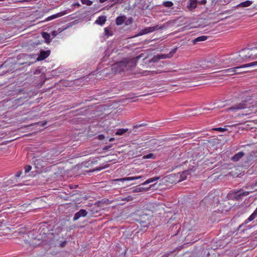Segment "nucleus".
Segmentation results:
<instances>
[{"label":"nucleus","instance_id":"f257e3e1","mask_svg":"<svg viewBox=\"0 0 257 257\" xmlns=\"http://www.w3.org/2000/svg\"><path fill=\"white\" fill-rule=\"evenodd\" d=\"M136 65V62L135 59H123L112 66L111 69V73L121 74L132 70Z\"/></svg>","mask_w":257,"mask_h":257},{"label":"nucleus","instance_id":"f03ea898","mask_svg":"<svg viewBox=\"0 0 257 257\" xmlns=\"http://www.w3.org/2000/svg\"><path fill=\"white\" fill-rule=\"evenodd\" d=\"M241 101L228 108L227 110L236 111L248 107V105L253 104V101L249 93L247 91L240 92L239 95Z\"/></svg>","mask_w":257,"mask_h":257},{"label":"nucleus","instance_id":"7ed1b4c3","mask_svg":"<svg viewBox=\"0 0 257 257\" xmlns=\"http://www.w3.org/2000/svg\"><path fill=\"white\" fill-rule=\"evenodd\" d=\"M257 65V61L253 62L251 63L245 64L239 66L235 67L234 68H231L227 69H224L220 71V72L222 73L223 76H230L236 74H240L242 73L247 72V71H238L242 68H245L250 66H253Z\"/></svg>","mask_w":257,"mask_h":257},{"label":"nucleus","instance_id":"20e7f679","mask_svg":"<svg viewBox=\"0 0 257 257\" xmlns=\"http://www.w3.org/2000/svg\"><path fill=\"white\" fill-rule=\"evenodd\" d=\"M241 59L245 60L252 58L253 59L257 58V46L250 49H244L240 52L239 55Z\"/></svg>","mask_w":257,"mask_h":257},{"label":"nucleus","instance_id":"39448f33","mask_svg":"<svg viewBox=\"0 0 257 257\" xmlns=\"http://www.w3.org/2000/svg\"><path fill=\"white\" fill-rule=\"evenodd\" d=\"M163 26H159V25H156L154 27H147L142 30H141L138 34L136 35V37L142 36L143 35L147 34L148 33H150L154 32L156 30H160L163 29Z\"/></svg>","mask_w":257,"mask_h":257},{"label":"nucleus","instance_id":"423d86ee","mask_svg":"<svg viewBox=\"0 0 257 257\" xmlns=\"http://www.w3.org/2000/svg\"><path fill=\"white\" fill-rule=\"evenodd\" d=\"M88 214L87 211L85 209H80L79 211L75 213L73 220L74 221L77 220L81 217H86Z\"/></svg>","mask_w":257,"mask_h":257},{"label":"nucleus","instance_id":"0eeeda50","mask_svg":"<svg viewBox=\"0 0 257 257\" xmlns=\"http://www.w3.org/2000/svg\"><path fill=\"white\" fill-rule=\"evenodd\" d=\"M50 54V51L47 50V51H44L41 50L40 52V54L37 58V60L38 61H42L47 58Z\"/></svg>","mask_w":257,"mask_h":257},{"label":"nucleus","instance_id":"6e6552de","mask_svg":"<svg viewBox=\"0 0 257 257\" xmlns=\"http://www.w3.org/2000/svg\"><path fill=\"white\" fill-rule=\"evenodd\" d=\"M67 14V11H63L58 13L56 14L52 15L50 17H48V18H46V21H49L52 20L53 19H55L56 18L62 17Z\"/></svg>","mask_w":257,"mask_h":257},{"label":"nucleus","instance_id":"1a4fd4ad","mask_svg":"<svg viewBox=\"0 0 257 257\" xmlns=\"http://www.w3.org/2000/svg\"><path fill=\"white\" fill-rule=\"evenodd\" d=\"M141 178H142L141 176H135V177H124V178H121L114 179L113 180V181H114V182H117V181L123 182L125 181H132V180L139 179Z\"/></svg>","mask_w":257,"mask_h":257},{"label":"nucleus","instance_id":"9d476101","mask_svg":"<svg viewBox=\"0 0 257 257\" xmlns=\"http://www.w3.org/2000/svg\"><path fill=\"white\" fill-rule=\"evenodd\" d=\"M245 153L243 152H239L237 154H235L231 158V160L233 162H238L244 156Z\"/></svg>","mask_w":257,"mask_h":257},{"label":"nucleus","instance_id":"9b49d317","mask_svg":"<svg viewBox=\"0 0 257 257\" xmlns=\"http://www.w3.org/2000/svg\"><path fill=\"white\" fill-rule=\"evenodd\" d=\"M197 6V0H189L187 3V7L189 10L195 9Z\"/></svg>","mask_w":257,"mask_h":257},{"label":"nucleus","instance_id":"f8f14e48","mask_svg":"<svg viewBox=\"0 0 257 257\" xmlns=\"http://www.w3.org/2000/svg\"><path fill=\"white\" fill-rule=\"evenodd\" d=\"M106 21V17L105 16H99L95 23L99 25H103Z\"/></svg>","mask_w":257,"mask_h":257},{"label":"nucleus","instance_id":"ddd939ff","mask_svg":"<svg viewBox=\"0 0 257 257\" xmlns=\"http://www.w3.org/2000/svg\"><path fill=\"white\" fill-rule=\"evenodd\" d=\"M166 59L165 56L164 54L157 55L156 56H154L150 60V63L151 62H157L160 59Z\"/></svg>","mask_w":257,"mask_h":257},{"label":"nucleus","instance_id":"4468645a","mask_svg":"<svg viewBox=\"0 0 257 257\" xmlns=\"http://www.w3.org/2000/svg\"><path fill=\"white\" fill-rule=\"evenodd\" d=\"M257 217V207L254 212L249 216V217L244 221L245 224H247L249 221L253 220Z\"/></svg>","mask_w":257,"mask_h":257},{"label":"nucleus","instance_id":"2eb2a0df","mask_svg":"<svg viewBox=\"0 0 257 257\" xmlns=\"http://www.w3.org/2000/svg\"><path fill=\"white\" fill-rule=\"evenodd\" d=\"M207 36H201L198 37L196 39H194L192 41V42H193V44H196L199 42H202V41H205L206 40H207Z\"/></svg>","mask_w":257,"mask_h":257},{"label":"nucleus","instance_id":"dca6fc26","mask_svg":"<svg viewBox=\"0 0 257 257\" xmlns=\"http://www.w3.org/2000/svg\"><path fill=\"white\" fill-rule=\"evenodd\" d=\"M111 202V201L109 200L108 199H102L101 200L97 201L96 204H97V205L98 206L102 207V205H103V204L108 205V204H110Z\"/></svg>","mask_w":257,"mask_h":257},{"label":"nucleus","instance_id":"f3484780","mask_svg":"<svg viewBox=\"0 0 257 257\" xmlns=\"http://www.w3.org/2000/svg\"><path fill=\"white\" fill-rule=\"evenodd\" d=\"M252 3V1H246L243 2H242L236 6V8L239 7H247L250 6Z\"/></svg>","mask_w":257,"mask_h":257},{"label":"nucleus","instance_id":"a211bd4d","mask_svg":"<svg viewBox=\"0 0 257 257\" xmlns=\"http://www.w3.org/2000/svg\"><path fill=\"white\" fill-rule=\"evenodd\" d=\"M126 17L125 16H119L116 19V24L117 25H122L125 21Z\"/></svg>","mask_w":257,"mask_h":257},{"label":"nucleus","instance_id":"6ab92c4d","mask_svg":"<svg viewBox=\"0 0 257 257\" xmlns=\"http://www.w3.org/2000/svg\"><path fill=\"white\" fill-rule=\"evenodd\" d=\"M42 36L43 38L45 39L46 43H49L50 42L51 39L50 34L47 32H42Z\"/></svg>","mask_w":257,"mask_h":257},{"label":"nucleus","instance_id":"aec40b11","mask_svg":"<svg viewBox=\"0 0 257 257\" xmlns=\"http://www.w3.org/2000/svg\"><path fill=\"white\" fill-rule=\"evenodd\" d=\"M160 178V177H155L151 178H149L148 180H147L145 182H144L143 183H142V185H146L152 182H154L155 181H157Z\"/></svg>","mask_w":257,"mask_h":257},{"label":"nucleus","instance_id":"412c9836","mask_svg":"<svg viewBox=\"0 0 257 257\" xmlns=\"http://www.w3.org/2000/svg\"><path fill=\"white\" fill-rule=\"evenodd\" d=\"M128 131L127 128H119L115 133V135L121 136Z\"/></svg>","mask_w":257,"mask_h":257},{"label":"nucleus","instance_id":"4be33fe9","mask_svg":"<svg viewBox=\"0 0 257 257\" xmlns=\"http://www.w3.org/2000/svg\"><path fill=\"white\" fill-rule=\"evenodd\" d=\"M177 50V48L176 47V48H174V49H173L172 51H171L169 54H164L166 58H171L173 56V55L176 52Z\"/></svg>","mask_w":257,"mask_h":257},{"label":"nucleus","instance_id":"5701e85b","mask_svg":"<svg viewBox=\"0 0 257 257\" xmlns=\"http://www.w3.org/2000/svg\"><path fill=\"white\" fill-rule=\"evenodd\" d=\"M241 190L235 192L233 195V198L236 200H239L241 198L242 196L240 193Z\"/></svg>","mask_w":257,"mask_h":257},{"label":"nucleus","instance_id":"b1692460","mask_svg":"<svg viewBox=\"0 0 257 257\" xmlns=\"http://www.w3.org/2000/svg\"><path fill=\"white\" fill-rule=\"evenodd\" d=\"M104 35L107 37L112 35V32L107 28L104 29Z\"/></svg>","mask_w":257,"mask_h":257},{"label":"nucleus","instance_id":"393cba45","mask_svg":"<svg viewBox=\"0 0 257 257\" xmlns=\"http://www.w3.org/2000/svg\"><path fill=\"white\" fill-rule=\"evenodd\" d=\"M155 155L153 153H150L148 155H145L143 157V158L144 159H155Z\"/></svg>","mask_w":257,"mask_h":257},{"label":"nucleus","instance_id":"a878e982","mask_svg":"<svg viewBox=\"0 0 257 257\" xmlns=\"http://www.w3.org/2000/svg\"><path fill=\"white\" fill-rule=\"evenodd\" d=\"M163 5L166 7L170 8L173 6V3L170 1H167L164 2Z\"/></svg>","mask_w":257,"mask_h":257},{"label":"nucleus","instance_id":"bb28decb","mask_svg":"<svg viewBox=\"0 0 257 257\" xmlns=\"http://www.w3.org/2000/svg\"><path fill=\"white\" fill-rule=\"evenodd\" d=\"M82 4L90 6L92 4V2L90 0H81Z\"/></svg>","mask_w":257,"mask_h":257},{"label":"nucleus","instance_id":"cd10ccee","mask_svg":"<svg viewBox=\"0 0 257 257\" xmlns=\"http://www.w3.org/2000/svg\"><path fill=\"white\" fill-rule=\"evenodd\" d=\"M145 190H147V189H146L145 188H143V187H137V188H135L133 191V192L137 193V192H142V191H145Z\"/></svg>","mask_w":257,"mask_h":257},{"label":"nucleus","instance_id":"c85d7f7f","mask_svg":"<svg viewBox=\"0 0 257 257\" xmlns=\"http://www.w3.org/2000/svg\"><path fill=\"white\" fill-rule=\"evenodd\" d=\"M133 198L131 196L129 195L127 196V197L121 198V200L130 201L132 200Z\"/></svg>","mask_w":257,"mask_h":257},{"label":"nucleus","instance_id":"c756f323","mask_svg":"<svg viewBox=\"0 0 257 257\" xmlns=\"http://www.w3.org/2000/svg\"><path fill=\"white\" fill-rule=\"evenodd\" d=\"M149 143L151 144V146L154 147L157 144V141L156 140L153 139L149 141Z\"/></svg>","mask_w":257,"mask_h":257},{"label":"nucleus","instance_id":"7c9ffc66","mask_svg":"<svg viewBox=\"0 0 257 257\" xmlns=\"http://www.w3.org/2000/svg\"><path fill=\"white\" fill-rule=\"evenodd\" d=\"M32 169V167L30 165H26L25 167V172L26 173H27L28 172H29L30 171V170H31Z\"/></svg>","mask_w":257,"mask_h":257},{"label":"nucleus","instance_id":"2f4dec72","mask_svg":"<svg viewBox=\"0 0 257 257\" xmlns=\"http://www.w3.org/2000/svg\"><path fill=\"white\" fill-rule=\"evenodd\" d=\"M214 130L219 131V132H224L226 131V128H222V127H217L213 128Z\"/></svg>","mask_w":257,"mask_h":257},{"label":"nucleus","instance_id":"473e14b6","mask_svg":"<svg viewBox=\"0 0 257 257\" xmlns=\"http://www.w3.org/2000/svg\"><path fill=\"white\" fill-rule=\"evenodd\" d=\"M250 192H252V191H245L243 192H241V196H245L248 195Z\"/></svg>","mask_w":257,"mask_h":257},{"label":"nucleus","instance_id":"72a5a7b5","mask_svg":"<svg viewBox=\"0 0 257 257\" xmlns=\"http://www.w3.org/2000/svg\"><path fill=\"white\" fill-rule=\"evenodd\" d=\"M22 171H18L16 173V174L15 175V178H18V177H19L21 176V175L22 174Z\"/></svg>","mask_w":257,"mask_h":257},{"label":"nucleus","instance_id":"f704fd0d","mask_svg":"<svg viewBox=\"0 0 257 257\" xmlns=\"http://www.w3.org/2000/svg\"><path fill=\"white\" fill-rule=\"evenodd\" d=\"M145 125H146V124H144V123H142V124H137V125L134 126V128H138V127L145 126Z\"/></svg>","mask_w":257,"mask_h":257},{"label":"nucleus","instance_id":"c9c22d12","mask_svg":"<svg viewBox=\"0 0 257 257\" xmlns=\"http://www.w3.org/2000/svg\"><path fill=\"white\" fill-rule=\"evenodd\" d=\"M105 138V137L104 135H102V134H101V135H98V139H99V140H103Z\"/></svg>","mask_w":257,"mask_h":257},{"label":"nucleus","instance_id":"e433bc0d","mask_svg":"<svg viewBox=\"0 0 257 257\" xmlns=\"http://www.w3.org/2000/svg\"><path fill=\"white\" fill-rule=\"evenodd\" d=\"M111 147V145L107 146L104 147L103 148V150H108L109 148H110Z\"/></svg>","mask_w":257,"mask_h":257},{"label":"nucleus","instance_id":"4c0bfd02","mask_svg":"<svg viewBox=\"0 0 257 257\" xmlns=\"http://www.w3.org/2000/svg\"><path fill=\"white\" fill-rule=\"evenodd\" d=\"M72 6H73V7H80V4H79V3H76L73 4L72 5Z\"/></svg>","mask_w":257,"mask_h":257},{"label":"nucleus","instance_id":"58836bf2","mask_svg":"<svg viewBox=\"0 0 257 257\" xmlns=\"http://www.w3.org/2000/svg\"><path fill=\"white\" fill-rule=\"evenodd\" d=\"M51 34L53 36V38H54L57 35V32L56 31H53L52 33H51Z\"/></svg>","mask_w":257,"mask_h":257},{"label":"nucleus","instance_id":"ea45409f","mask_svg":"<svg viewBox=\"0 0 257 257\" xmlns=\"http://www.w3.org/2000/svg\"><path fill=\"white\" fill-rule=\"evenodd\" d=\"M66 243V241H64L63 242L61 243L60 244V246L63 247L64 246L65 244Z\"/></svg>","mask_w":257,"mask_h":257},{"label":"nucleus","instance_id":"a19ab883","mask_svg":"<svg viewBox=\"0 0 257 257\" xmlns=\"http://www.w3.org/2000/svg\"><path fill=\"white\" fill-rule=\"evenodd\" d=\"M206 3V0H203L201 2V4H205Z\"/></svg>","mask_w":257,"mask_h":257},{"label":"nucleus","instance_id":"79ce46f5","mask_svg":"<svg viewBox=\"0 0 257 257\" xmlns=\"http://www.w3.org/2000/svg\"><path fill=\"white\" fill-rule=\"evenodd\" d=\"M114 138H110V139L109 140V142H112V141H114Z\"/></svg>","mask_w":257,"mask_h":257},{"label":"nucleus","instance_id":"37998d69","mask_svg":"<svg viewBox=\"0 0 257 257\" xmlns=\"http://www.w3.org/2000/svg\"><path fill=\"white\" fill-rule=\"evenodd\" d=\"M151 73L152 74H156V73H157V72L156 71H151Z\"/></svg>","mask_w":257,"mask_h":257},{"label":"nucleus","instance_id":"c03bdc74","mask_svg":"<svg viewBox=\"0 0 257 257\" xmlns=\"http://www.w3.org/2000/svg\"><path fill=\"white\" fill-rule=\"evenodd\" d=\"M243 69H244V68H242V69H241L239 70L238 71H245V70H244Z\"/></svg>","mask_w":257,"mask_h":257},{"label":"nucleus","instance_id":"a18cd8bd","mask_svg":"<svg viewBox=\"0 0 257 257\" xmlns=\"http://www.w3.org/2000/svg\"><path fill=\"white\" fill-rule=\"evenodd\" d=\"M140 57V56H138V57H137V58L138 59V58H139Z\"/></svg>","mask_w":257,"mask_h":257},{"label":"nucleus","instance_id":"49530a36","mask_svg":"<svg viewBox=\"0 0 257 257\" xmlns=\"http://www.w3.org/2000/svg\"><path fill=\"white\" fill-rule=\"evenodd\" d=\"M255 106L257 107V104H255Z\"/></svg>","mask_w":257,"mask_h":257},{"label":"nucleus","instance_id":"de8ad7c7","mask_svg":"<svg viewBox=\"0 0 257 257\" xmlns=\"http://www.w3.org/2000/svg\"><path fill=\"white\" fill-rule=\"evenodd\" d=\"M2 223L0 222V226L1 225Z\"/></svg>","mask_w":257,"mask_h":257}]
</instances>
